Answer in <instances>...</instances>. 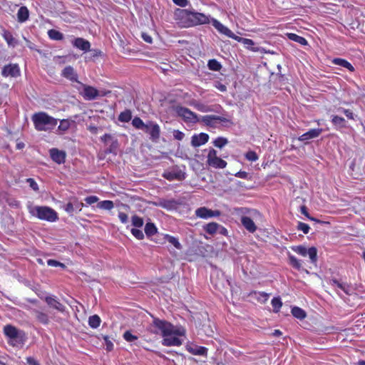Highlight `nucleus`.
I'll use <instances>...</instances> for the list:
<instances>
[{
    "mask_svg": "<svg viewBox=\"0 0 365 365\" xmlns=\"http://www.w3.org/2000/svg\"><path fill=\"white\" fill-rule=\"evenodd\" d=\"M101 322V318L96 314L91 316L88 319L89 326L94 329L100 326Z\"/></svg>",
    "mask_w": 365,
    "mask_h": 365,
    "instance_id": "72a5a7b5",
    "label": "nucleus"
},
{
    "mask_svg": "<svg viewBox=\"0 0 365 365\" xmlns=\"http://www.w3.org/2000/svg\"><path fill=\"white\" fill-rule=\"evenodd\" d=\"M145 232L148 236H152L157 232V228L153 223L147 222L145 226Z\"/></svg>",
    "mask_w": 365,
    "mask_h": 365,
    "instance_id": "c9c22d12",
    "label": "nucleus"
},
{
    "mask_svg": "<svg viewBox=\"0 0 365 365\" xmlns=\"http://www.w3.org/2000/svg\"><path fill=\"white\" fill-rule=\"evenodd\" d=\"M245 158L247 160L254 162L258 160V156L255 151H249L246 153Z\"/></svg>",
    "mask_w": 365,
    "mask_h": 365,
    "instance_id": "3c124183",
    "label": "nucleus"
},
{
    "mask_svg": "<svg viewBox=\"0 0 365 365\" xmlns=\"http://www.w3.org/2000/svg\"><path fill=\"white\" fill-rule=\"evenodd\" d=\"M131 221L132 225L135 227H141L144 223L143 218L138 215H133L132 217Z\"/></svg>",
    "mask_w": 365,
    "mask_h": 365,
    "instance_id": "37998d69",
    "label": "nucleus"
},
{
    "mask_svg": "<svg viewBox=\"0 0 365 365\" xmlns=\"http://www.w3.org/2000/svg\"><path fill=\"white\" fill-rule=\"evenodd\" d=\"M163 177L167 179L168 180H182L185 178V173L182 171L173 169L172 170H166L163 173Z\"/></svg>",
    "mask_w": 365,
    "mask_h": 365,
    "instance_id": "ddd939ff",
    "label": "nucleus"
},
{
    "mask_svg": "<svg viewBox=\"0 0 365 365\" xmlns=\"http://www.w3.org/2000/svg\"><path fill=\"white\" fill-rule=\"evenodd\" d=\"M292 250L302 257L308 255L312 263H315L317 261V250L314 247L307 249L304 246L299 245L292 247Z\"/></svg>",
    "mask_w": 365,
    "mask_h": 365,
    "instance_id": "423d86ee",
    "label": "nucleus"
},
{
    "mask_svg": "<svg viewBox=\"0 0 365 365\" xmlns=\"http://www.w3.org/2000/svg\"><path fill=\"white\" fill-rule=\"evenodd\" d=\"M331 121L336 125H339L341 127L344 126L345 120L342 117H339L338 115H333Z\"/></svg>",
    "mask_w": 365,
    "mask_h": 365,
    "instance_id": "a18cd8bd",
    "label": "nucleus"
},
{
    "mask_svg": "<svg viewBox=\"0 0 365 365\" xmlns=\"http://www.w3.org/2000/svg\"><path fill=\"white\" fill-rule=\"evenodd\" d=\"M31 120L35 129L38 131H51L58 123V119L49 115L46 112L34 113Z\"/></svg>",
    "mask_w": 365,
    "mask_h": 365,
    "instance_id": "7ed1b4c3",
    "label": "nucleus"
},
{
    "mask_svg": "<svg viewBox=\"0 0 365 365\" xmlns=\"http://www.w3.org/2000/svg\"><path fill=\"white\" fill-rule=\"evenodd\" d=\"M207 66L210 70L214 71H219L222 68V66L220 63V62H218L215 59L210 60L207 63Z\"/></svg>",
    "mask_w": 365,
    "mask_h": 365,
    "instance_id": "4c0bfd02",
    "label": "nucleus"
},
{
    "mask_svg": "<svg viewBox=\"0 0 365 365\" xmlns=\"http://www.w3.org/2000/svg\"><path fill=\"white\" fill-rule=\"evenodd\" d=\"M74 123V121L68 119H63L60 120V124L58 127V134L62 135L68 130L71 125Z\"/></svg>",
    "mask_w": 365,
    "mask_h": 365,
    "instance_id": "393cba45",
    "label": "nucleus"
},
{
    "mask_svg": "<svg viewBox=\"0 0 365 365\" xmlns=\"http://www.w3.org/2000/svg\"><path fill=\"white\" fill-rule=\"evenodd\" d=\"M4 332L11 339H19L24 340L25 334L24 331L17 329L11 325H6L4 328Z\"/></svg>",
    "mask_w": 365,
    "mask_h": 365,
    "instance_id": "f8f14e48",
    "label": "nucleus"
},
{
    "mask_svg": "<svg viewBox=\"0 0 365 365\" xmlns=\"http://www.w3.org/2000/svg\"><path fill=\"white\" fill-rule=\"evenodd\" d=\"M131 233L138 240H143L144 238V234L140 230L133 228L131 229Z\"/></svg>",
    "mask_w": 365,
    "mask_h": 365,
    "instance_id": "09e8293b",
    "label": "nucleus"
},
{
    "mask_svg": "<svg viewBox=\"0 0 365 365\" xmlns=\"http://www.w3.org/2000/svg\"><path fill=\"white\" fill-rule=\"evenodd\" d=\"M288 37L290 40L299 43L301 45H307V41L302 36L295 34H288Z\"/></svg>",
    "mask_w": 365,
    "mask_h": 365,
    "instance_id": "f704fd0d",
    "label": "nucleus"
},
{
    "mask_svg": "<svg viewBox=\"0 0 365 365\" xmlns=\"http://www.w3.org/2000/svg\"><path fill=\"white\" fill-rule=\"evenodd\" d=\"M81 85L83 88V91L81 94L84 99L87 101H92L96 99L98 96L99 92L94 87L87 86L83 83H81Z\"/></svg>",
    "mask_w": 365,
    "mask_h": 365,
    "instance_id": "4468645a",
    "label": "nucleus"
},
{
    "mask_svg": "<svg viewBox=\"0 0 365 365\" xmlns=\"http://www.w3.org/2000/svg\"><path fill=\"white\" fill-rule=\"evenodd\" d=\"M297 229L299 230L302 231L304 234H307L309 232L310 227L309 226V225H307L306 223L299 222L298 225H297Z\"/></svg>",
    "mask_w": 365,
    "mask_h": 365,
    "instance_id": "de8ad7c7",
    "label": "nucleus"
},
{
    "mask_svg": "<svg viewBox=\"0 0 365 365\" xmlns=\"http://www.w3.org/2000/svg\"><path fill=\"white\" fill-rule=\"evenodd\" d=\"M165 238L167 240V241L168 242L172 244L176 249H178V250L182 249V245L179 242L178 240L176 237H175L173 236H170L169 235H165Z\"/></svg>",
    "mask_w": 365,
    "mask_h": 365,
    "instance_id": "e433bc0d",
    "label": "nucleus"
},
{
    "mask_svg": "<svg viewBox=\"0 0 365 365\" xmlns=\"http://www.w3.org/2000/svg\"><path fill=\"white\" fill-rule=\"evenodd\" d=\"M131 117H132L131 112L128 110H126L120 113V114L119 115V117H118V120L120 122L127 123L131 120Z\"/></svg>",
    "mask_w": 365,
    "mask_h": 365,
    "instance_id": "ea45409f",
    "label": "nucleus"
},
{
    "mask_svg": "<svg viewBox=\"0 0 365 365\" xmlns=\"http://www.w3.org/2000/svg\"><path fill=\"white\" fill-rule=\"evenodd\" d=\"M323 130L322 128H314L311 129L307 133H304L302 135L298 138V140L302 142H304L305 143H308L309 140L318 138Z\"/></svg>",
    "mask_w": 365,
    "mask_h": 365,
    "instance_id": "2eb2a0df",
    "label": "nucleus"
},
{
    "mask_svg": "<svg viewBox=\"0 0 365 365\" xmlns=\"http://www.w3.org/2000/svg\"><path fill=\"white\" fill-rule=\"evenodd\" d=\"M175 112L180 117L182 118L185 122L195 123L199 121L197 114L187 108L176 106Z\"/></svg>",
    "mask_w": 365,
    "mask_h": 365,
    "instance_id": "6e6552de",
    "label": "nucleus"
},
{
    "mask_svg": "<svg viewBox=\"0 0 365 365\" xmlns=\"http://www.w3.org/2000/svg\"><path fill=\"white\" fill-rule=\"evenodd\" d=\"M332 62L335 65L342 66V67L346 68L351 71H354L353 66L349 62L346 61L345 59L336 58H334Z\"/></svg>",
    "mask_w": 365,
    "mask_h": 365,
    "instance_id": "c85d7f7f",
    "label": "nucleus"
},
{
    "mask_svg": "<svg viewBox=\"0 0 365 365\" xmlns=\"http://www.w3.org/2000/svg\"><path fill=\"white\" fill-rule=\"evenodd\" d=\"M185 136V134L178 130H175L173 131V137L175 139L178 140H182Z\"/></svg>",
    "mask_w": 365,
    "mask_h": 365,
    "instance_id": "13d9d810",
    "label": "nucleus"
},
{
    "mask_svg": "<svg viewBox=\"0 0 365 365\" xmlns=\"http://www.w3.org/2000/svg\"><path fill=\"white\" fill-rule=\"evenodd\" d=\"M195 214L196 217L198 218L209 219L211 217H219L221 215V212L220 211L217 210H212L206 207H201L195 210Z\"/></svg>",
    "mask_w": 365,
    "mask_h": 365,
    "instance_id": "9d476101",
    "label": "nucleus"
},
{
    "mask_svg": "<svg viewBox=\"0 0 365 365\" xmlns=\"http://www.w3.org/2000/svg\"><path fill=\"white\" fill-rule=\"evenodd\" d=\"M141 36H142L143 39L145 42H147V43H152V41H153V38H152V37H151L150 35H148V34H146V33H143V34H142V35H141Z\"/></svg>",
    "mask_w": 365,
    "mask_h": 365,
    "instance_id": "774afa93",
    "label": "nucleus"
},
{
    "mask_svg": "<svg viewBox=\"0 0 365 365\" xmlns=\"http://www.w3.org/2000/svg\"><path fill=\"white\" fill-rule=\"evenodd\" d=\"M143 131L150 135V139L153 142H158L160 136V128L159 125L152 120H148L145 123V127Z\"/></svg>",
    "mask_w": 365,
    "mask_h": 365,
    "instance_id": "0eeeda50",
    "label": "nucleus"
},
{
    "mask_svg": "<svg viewBox=\"0 0 365 365\" xmlns=\"http://www.w3.org/2000/svg\"><path fill=\"white\" fill-rule=\"evenodd\" d=\"M241 222L242 225L245 227V228L250 232L253 233L254 232L256 231L257 227L253 220L250 217L247 216L242 217Z\"/></svg>",
    "mask_w": 365,
    "mask_h": 365,
    "instance_id": "b1692460",
    "label": "nucleus"
},
{
    "mask_svg": "<svg viewBox=\"0 0 365 365\" xmlns=\"http://www.w3.org/2000/svg\"><path fill=\"white\" fill-rule=\"evenodd\" d=\"M289 264L297 270H300L302 268V261L290 254L289 255Z\"/></svg>",
    "mask_w": 365,
    "mask_h": 365,
    "instance_id": "c756f323",
    "label": "nucleus"
},
{
    "mask_svg": "<svg viewBox=\"0 0 365 365\" xmlns=\"http://www.w3.org/2000/svg\"><path fill=\"white\" fill-rule=\"evenodd\" d=\"M48 37L55 41H61L63 38V34L61 33L60 31L55 30V29H51L48 31Z\"/></svg>",
    "mask_w": 365,
    "mask_h": 365,
    "instance_id": "7c9ffc66",
    "label": "nucleus"
},
{
    "mask_svg": "<svg viewBox=\"0 0 365 365\" xmlns=\"http://www.w3.org/2000/svg\"><path fill=\"white\" fill-rule=\"evenodd\" d=\"M99 198L95 195L88 196L85 198V202L88 205H92L98 201Z\"/></svg>",
    "mask_w": 365,
    "mask_h": 365,
    "instance_id": "5fc2aeb1",
    "label": "nucleus"
},
{
    "mask_svg": "<svg viewBox=\"0 0 365 365\" xmlns=\"http://www.w3.org/2000/svg\"><path fill=\"white\" fill-rule=\"evenodd\" d=\"M51 158L58 164H62L65 162L66 153L57 148H51L49 150Z\"/></svg>",
    "mask_w": 365,
    "mask_h": 365,
    "instance_id": "dca6fc26",
    "label": "nucleus"
},
{
    "mask_svg": "<svg viewBox=\"0 0 365 365\" xmlns=\"http://www.w3.org/2000/svg\"><path fill=\"white\" fill-rule=\"evenodd\" d=\"M341 111L349 119H354V113L349 109L341 108Z\"/></svg>",
    "mask_w": 365,
    "mask_h": 365,
    "instance_id": "338daca9",
    "label": "nucleus"
},
{
    "mask_svg": "<svg viewBox=\"0 0 365 365\" xmlns=\"http://www.w3.org/2000/svg\"><path fill=\"white\" fill-rule=\"evenodd\" d=\"M150 330L165 338V342H181L185 339L186 329L181 325H174L158 318H153Z\"/></svg>",
    "mask_w": 365,
    "mask_h": 365,
    "instance_id": "f257e3e1",
    "label": "nucleus"
},
{
    "mask_svg": "<svg viewBox=\"0 0 365 365\" xmlns=\"http://www.w3.org/2000/svg\"><path fill=\"white\" fill-rule=\"evenodd\" d=\"M62 76L72 82H78V75L71 66H66L62 71Z\"/></svg>",
    "mask_w": 365,
    "mask_h": 365,
    "instance_id": "4be33fe9",
    "label": "nucleus"
},
{
    "mask_svg": "<svg viewBox=\"0 0 365 365\" xmlns=\"http://www.w3.org/2000/svg\"><path fill=\"white\" fill-rule=\"evenodd\" d=\"M186 349L192 354L198 356H205L207 351V348L199 346L197 344H187Z\"/></svg>",
    "mask_w": 365,
    "mask_h": 365,
    "instance_id": "a211bd4d",
    "label": "nucleus"
},
{
    "mask_svg": "<svg viewBox=\"0 0 365 365\" xmlns=\"http://www.w3.org/2000/svg\"><path fill=\"white\" fill-rule=\"evenodd\" d=\"M220 225L217 222H210L204 227L205 231L210 234L214 235L217 232Z\"/></svg>",
    "mask_w": 365,
    "mask_h": 365,
    "instance_id": "cd10ccee",
    "label": "nucleus"
},
{
    "mask_svg": "<svg viewBox=\"0 0 365 365\" xmlns=\"http://www.w3.org/2000/svg\"><path fill=\"white\" fill-rule=\"evenodd\" d=\"M300 210H301V212L302 214H303L304 215H305L308 219L311 220H313V221H316V219L314 218V217H312L309 216L307 210V207L305 206H302L300 207Z\"/></svg>",
    "mask_w": 365,
    "mask_h": 365,
    "instance_id": "0e129e2a",
    "label": "nucleus"
},
{
    "mask_svg": "<svg viewBox=\"0 0 365 365\" xmlns=\"http://www.w3.org/2000/svg\"><path fill=\"white\" fill-rule=\"evenodd\" d=\"M235 41L243 43L245 45V46L247 49H249V50H250L252 51H254V52L260 51V52H262V48H259V47H255L254 46L255 42L252 39L242 38V37H240V36H237V37L235 38Z\"/></svg>",
    "mask_w": 365,
    "mask_h": 365,
    "instance_id": "aec40b11",
    "label": "nucleus"
},
{
    "mask_svg": "<svg viewBox=\"0 0 365 365\" xmlns=\"http://www.w3.org/2000/svg\"><path fill=\"white\" fill-rule=\"evenodd\" d=\"M227 143H228L227 139L225 138H223V137H219V138H216L213 142L214 145L219 148H223Z\"/></svg>",
    "mask_w": 365,
    "mask_h": 365,
    "instance_id": "79ce46f5",
    "label": "nucleus"
},
{
    "mask_svg": "<svg viewBox=\"0 0 365 365\" xmlns=\"http://www.w3.org/2000/svg\"><path fill=\"white\" fill-rule=\"evenodd\" d=\"M29 210L31 215L41 220L53 222L58 220V213L48 206H31Z\"/></svg>",
    "mask_w": 365,
    "mask_h": 365,
    "instance_id": "20e7f679",
    "label": "nucleus"
},
{
    "mask_svg": "<svg viewBox=\"0 0 365 365\" xmlns=\"http://www.w3.org/2000/svg\"><path fill=\"white\" fill-rule=\"evenodd\" d=\"M207 163L210 167L216 169H223L227 166V162L218 157L217 151L213 148L209 150Z\"/></svg>",
    "mask_w": 365,
    "mask_h": 365,
    "instance_id": "39448f33",
    "label": "nucleus"
},
{
    "mask_svg": "<svg viewBox=\"0 0 365 365\" xmlns=\"http://www.w3.org/2000/svg\"><path fill=\"white\" fill-rule=\"evenodd\" d=\"M274 312H278L282 306V302L279 297H274L271 302Z\"/></svg>",
    "mask_w": 365,
    "mask_h": 365,
    "instance_id": "a19ab883",
    "label": "nucleus"
},
{
    "mask_svg": "<svg viewBox=\"0 0 365 365\" xmlns=\"http://www.w3.org/2000/svg\"><path fill=\"white\" fill-rule=\"evenodd\" d=\"M209 140V135L205 133L192 136L191 144L193 147H199L205 144Z\"/></svg>",
    "mask_w": 365,
    "mask_h": 365,
    "instance_id": "f3484780",
    "label": "nucleus"
},
{
    "mask_svg": "<svg viewBox=\"0 0 365 365\" xmlns=\"http://www.w3.org/2000/svg\"><path fill=\"white\" fill-rule=\"evenodd\" d=\"M26 181L31 189H33L35 191L38 190V185L33 178H28Z\"/></svg>",
    "mask_w": 365,
    "mask_h": 365,
    "instance_id": "4d7b16f0",
    "label": "nucleus"
},
{
    "mask_svg": "<svg viewBox=\"0 0 365 365\" xmlns=\"http://www.w3.org/2000/svg\"><path fill=\"white\" fill-rule=\"evenodd\" d=\"M36 317L38 319V320L43 324H47L48 322V315L43 312H37Z\"/></svg>",
    "mask_w": 365,
    "mask_h": 365,
    "instance_id": "c03bdc74",
    "label": "nucleus"
},
{
    "mask_svg": "<svg viewBox=\"0 0 365 365\" xmlns=\"http://www.w3.org/2000/svg\"><path fill=\"white\" fill-rule=\"evenodd\" d=\"M73 46L81 49L83 51H90L91 43L89 41L82 38H76L73 41Z\"/></svg>",
    "mask_w": 365,
    "mask_h": 365,
    "instance_id": "412c9836",
    "label": "nucleus"
},
{
    "mask_svg": "<svg viewBox=\"0 0 365 365\" xmlns=\"http://www.w3.org/2000/svg\"><path fill=\"white\" fill-rule=\"evenodd\" d=\"M292 314L299 319H303L306 317V312L298 307H294L292 309Z\"/></svg>",
    "mask_w": 365,
    "mask_h": 365,
    "instance_id": "2f4dec72",
    "label": "nucleus"
},
{
    "mask_svg": "<svg viewBox=\"0 0 365 365\" xmlns=\"http://www.w3.org/2000/svg\"><path fill=\"white\" fill-rule=\"evenodd\" d=\"M215 87L218 89L219 91H220L221 92H225L227 90V87L225 85L220 83V82H216L215 83Z\"/></svg>",
    "mask_w": 365,
    "mask_h": 365,
    "instance_id": "69168bd1",
    "label": "nucleus"
},
{
    "mask_svg": "<svg viewBox=\"0 0 365 365\" xmlns=\"http://www.w3.org/2000/svg\"><path fill=\"white\" fill-rule=\"evenodd\" d=\"M1 75L5 78H17L21 76V70L18 64L9 63L3 67Z\"/></svg>",
    "mask_w": 365,
    "mask_h": 365,
    "instance_id": "1a4fd4ad",
    "label": "nucleus"
},
{
    "mask_svg": "<svg viewBox=\"0 0 365 365\" xmlns=\"http://www.w3.org/2000/svg\"><path fill=\"white\" fill-rule=\"evenodd\" d=\"M194 107L199 111L207 112L209 111L207 107L202 103H195L193 104Z\"/></svg>",
    "mask_w": 365,
    "mask_h": 365,
    "instance_id": "6e6d98bb",
    "label": "nucleus"
},
{
    "mask_svg": "<svg viewBox=\"0 0 365 365\" xmlns=\"http://www.w3.org/2000/svg\"><path fill=\"white\" fill-rule=\"evenodd\" d=\"M132 125L136 128L139 130H143L145 127V123L143 121V120L138 117H135L132 120Z\"/></svg>",
    "mask_w": 365,
    "mask_h": 365,
    "instance_id": "58836bf2",
    "label": "nucleus"
},
{
    "mask_svg": "<svg viewBox=\"0 0 365 365\" xmlns=\"http://www.w3.org/2000/svg\"><path fill=\"white\" fill-rule=\"evenodd\" d=\"M118 218L120 220V221L123 223V224H125L128 222V216L127 214L123 212H120L118 215Z\"/></svg>",
    "mask_w": 365,
    "mask_h": 365,
    "instance_id": "bf43d9fd",
    "label": "nucleus"
},
{
    "mask_svg": "<svg viewBox=\"0 0 365 365\" xmlns=\"http://www.w3.org/2000/svg\"><path fill=\"white\" fill-rule=\"evenodd\" d=\"M175 19L178 25L181 28H189L198 25L212 23L210 16L194 10L180 9L175 11Z\"/></svg>",
    "mask_w": 365,
    "mask_h": 365,
    "instance_id": "f03ea898",
    "label": "nucleus"
},
{
    "mask_svg": "<svg viewBox=\"0 0 365 365\" xmlns=\"http://www.w3.org/2000/svg\"><path fill=\"white\" fill-rule=\"evenodd\" d=\"M211 24L220 34L225 35V36H226L229 38H231L232 39H235V38L237 37V36H236L228 27L223 25L218 20L213 19H212Z\"/></svg>",
    "mask_w": 365,
    "mask_h": 365,
    "instance_id": "9b49d317",
    "label": "nucleus"
},
{
    "mask_svg": "<svg viewBox=\"0 0 365 365\" xmlns=\"http://www.w3.org/2000/svg\"><path fill=\"white\" fill-rule=\"evenodd\" d=\"M202 120L203 123H205L207 125H214L217 121H221V122H227L228 120L223 117L214 115H205L202 117Z\"/></svg>",
    "mask_w": 365,
    "mask_h": 365,
    "instance_id": "5701e85b",
    "label": "nucleus"
},
{
    "mask_svg": "<svg viewBox=\"0 0 365 365\" xmlns=\"http://www.w3.org/2000/svg\"><path fill=\"white\" fill-rule=\"evenodd\" d=\"M46 302L48 304L54 309L63 312L64 311L65 307L60 303L56 298L52 297H48L46 298Z\"/></svg>",
    "mask_w": 365,
    "mask_h": 365,
    "instance_id": "a878e982",
    "label": "nucleus"
},
{
    "mask_svg": "<svg viewBox=\"0 0 365 365\" xmlns=\"http://www.w3.org/2000/svg\"><path fill=\"white\" fill-rule=\"evenodd\" d=\"M63 209L69 215H73V212L75 211L74 205L72 202L67 203L64 206Z\"/></svg>",
    "mask_w": 365,
    "mask_h": 365,
    "instance_id": "864d4df0",
    "label": "nucleus"
},
{
    "mask_svg": "<svg viewBox=\"0 0 365 365\" xmlns=\"http://www.w3.org/2000/svg\"><path fill=\"white\" fill-rule=\"evenodd\" d=\"M47 264L48 266H51V267H61L62 268L65 267V265L63 263H61L58 261H56L55 259H48L47 261Z\"/></svg>",
    "mask_w": 365,
    "mask_h": 365,
    "instance_id": "603ef678",
    "label": "nucleus"
},
{
    "mask_svg": "<svg viewBox=\"0 0 365 365\" xmlns=\"http://www.w3.org/2000/svg\"><path fill=\"white\" fill-rule=\"evenodd\" d=\"M123 339L127 341H131L137 340L138 337L137 336L133 335L131 331H127L123 334Z\"/></svg>",
    "mask_w": 365,
    "mask_h": 365,
    "instance_id": "8fccbe9b",
    "label": "nucleus"
},
{
    "mask_svg": "<svg viewBox=\"0 0 365 365\" xmlns=\"http://www.w3.org/2000/svg\"><path fill=\"white\" fill-rule=\"evenodd\" d=\"M26 360L29 365H40V363L32 356L26 357Z\"/></svg>",
    "mask_w": 365,
    "mask_h": 365,
    "instance_id": "e2e57ef3",
    "label": "nucleus"
},
{
    "mask_svg": "<svg viewBox=\"0 0 365 365\" xmlns=\"http://www.w3.org/2000/svg\"><path fill=\"white\" fill-rule=\"evenodd\" d=\"M4 37L9 46H14V45L16 43V40L10 33L5 32L4 34Z\"/></svg>",
    "mask_w": 365,
    "mask_h": 365,
    "instance_id": "49530a36",
    "label": "nucleus"
},
{
    "mask_svg": "<svg viewBox=\"0 0 365 365\" xmlns=\"http://www.w3.org/2000/svg\"><path fill=\"white\" fill-rule=\"evenodd\" d=\"M173 3L180 7H185L189 4L188 0H173Z\"/></svg>",
    "mask_w": 365,
    "mask_h": 365,
    "instance_id": "680f3d73",
    "label": "nucleus"
},
{
    "mask_svg": "<svg viewBox=\"0 0 365 365\" xmlns=\"http://www.w3.org/2000/svg\"><path fill=\"white\" fill-rule=\"evenodd\" d=\"M97 207L102 210H110L114 207V204L111 200H103L98 203Z\"/></svg>",
    "mask_w": 365,
    "mask_h": 365,
    "instance_id": "473e14b6",
    "label": "nucleus"
},
{
    "mask_svg": "<svg viewBox=\"0 0 365 365\" xmlns=\"http://www.w3.org/2000/svg\"><path fill=\"white\" fill-rule=\"evenodd\" d=\"M329 283L332 287H334L336 288H338V289H341V291H343L346 294H351V288L346 283L341 282L338 281L336 279H329Z\"/></svg>",
    "mask_w": 365,
    "mask_h": 365,
    "instance_id": "6ab92c4d",
    "label": "nucleus"
},
{
    "mask_svg": "<svg viewBox=\"0 0 365 365\" xmlns=\"http://www.w3.org/2000/svg\"><path fill=\"white\" fill-rule=\"evenodd\" d=\"M29 12L26 6H21L17 12V19L19 22H24L29 19Z\"/></svg>",
    "mask_w": 365,
    "mask_h": 365,
    "instance_id": "bb28decb",
    "label": "nucleus"
},
{
    "mask_svg": "<svg viewBox=\"0 0 365 365\" xmlns=\"http://www.w3.org/2000/svg\"><path fill=\"white\" fill-rule=\"evenodd\" d=\"M160 206L166 209H171L173 207V202L168 200H163L160 202Z\"/></svg>",
    "mask_w": 365,
    "mask_h": 365,
    "instance_id": "052dcab7",
    "label": "nucleus"
}]
</instances>
